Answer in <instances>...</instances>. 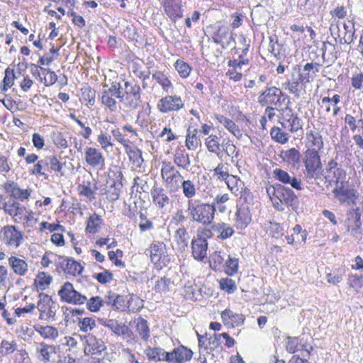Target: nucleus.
<instances>
[{
  "label": "nucleus",
  "instance_id": "obj_44",
  "mask_svg": "<svg viewBox=\"0 0 363 363\" xmlns=\"http://www.w3.org/2000/svg\"><path fill=\"white\" fill-rule=\"evenodd\" d=\"M214 172L219 179L224 180L228 186L232 189L230 184V179H235V178L233 175L229 174L223 163L218 164V165L214 169Z\"/></svg>",
  "mask_w": 363,
  "mask_h": 363
},
{
  "label": "nucleus",
  "instance_id": "obj_56",
  "mask_svg": "<svg viewBox=\"0 0 363 363\" xmlns=\"http://www.w3.org/2000/svg\"><path fill=\"white\" fill-rule=\"evenodd\" d=\"M225 271L226 274L230 276H232L237 273L238 269V259L236 257H231L230 255H228V259L225 261Z\"/></svg>",
  "mask_w": 363,
  "mask_h": 363
},
{
  "label": "nucleus",
  "instance_id": "obj_48",
  "mask_svg": "<svg viewBox=\"0 0 363 363\" xmlns=\"http://www.w3.org/2000/svg\"><path fill=\"white\" fill-rule=\"evenodd\" d=\"M281 125L285 129L294 133L302 128V121L295 115L290 121L281 122Z\"/></svg>",
  "mask_w": 363,
  "mask_h": 363
},
{
  "label": "nucleus",
  "instance_id": "obj_52",
  "mask_svg": "<svg viewBox=\"0 0 363 363\" xmlns=\"http://www.w3.org/2000/svg\"><path fill=\"white\" fill-rule=\"evenodd\" d=\"M323 53L322 57L323 60L334 61L337 59V56L333 55L335 50V45L329 42H324L321 48Z\"/></svg>",
  "mask_w": 363,
  "mask_h": 363
},
{
  "label": "nucleus",
  "instance_id": "obj_3",
  "mask_svg": "<svg viewBox=\"0 0 363 363\" xmlns=\"http://www.w3.org/2000/svg\"><path fill=\"white\" fill-rule=\"evenodd\" d=\"M213 236L209 228H199L196 236L191 240V253L193 257L197 261H203L206 257L208 243L207 238Z\"/></svg>",
  "mask_w": 363,
  "mask_h": 363
},
{
  "label": "nucleus",
  "instance_id": "obj_40",
  "mask_svg": "<svg viewBox=\"0 0 363 363\" xmlns=\"http://www.w3.org/2000/svg\"><path fill=\"white\" fill-rule=\"evenodd\" d=\"M180 185L184 196L189 200H192L191 199L196 194V188L194 182L189 179L182 180Z\"/></svg>",
  "mask_w": 363,
  "mask_h": 363
},
{
  "label": "nucleus",
  "instance_id": "obj_13",
  "mask_svg": "<svg viewBox=\"0 0 363 363\" xmlns=\"http://www.w3.org/2000/svg\"><path fill=\"white\" fill-rule=\"evenodd\" d=\"M85 354H91L97 357L102 355V352L106 350V347L104 341L96 338L91 334L84 336Z\"/></svg>",
  "mask_w": 363,
  "mask_h": 363
},
{
  "label": "nucleus",
  "instance_id": "obj_11",
  "mask_svg": "<svg viewBox=\"0 0 363 363\" xmlns=\"http://www.w3.org/2000/svg\"><path fill=\"white\" fill-rule=\"evenodd\" d=\"M347 230L350 232L351 235L358 238L362 235L359 230L362 226L361 212L359 208H350L347 212V218L345 220Z\"/></svg>",
  "mask_w": 363,
  "mask_h": 363
},
{
  "label": "nucleus",
  "instance_id": "obj_51",
  "mask_svg": "<svg viewBox=\"0 0 363 363\" xmlns=\"http://www.w3.org/2000/svg\"><path fill=\"white\" fill-rule=\"evenodd\" d=\"M152 78L155 79L156 82L162 86L163 90H164L165 91H168L169 89L172 86L167 76L164 74L162 72H155L152 74Z\"/></svg>",
  "mask_w": 363,
  "mask_h": 363
},
{
  "label": "nucleus",
  "instance_id": "obj_50",
  "mask_svg": "<svg viewBox=\"0 0 363 363\" xmlns=\"http://www.w3.org/2000/svg\"><path fill=\"white\" fill-rule=\"evenodd\" d=\"M307 138L314 147L313 149L318 151L323 148V138L319 132L311 130L307 134Z\"/></svg>",
  "mask_w": 363,
  "mask_h": 363
},
{
  "label": "nucleus",
  "instance_id": "obj_30",
  "mask_svg": "<svg viewBox=\"0 0 363 363\" xmlns=\"http://www.w3.org/2000/svg\"><path fill=\"white\" fill-rule=\"evenodd\" d=\"M38 359L43 363H50V357L55 353V347L41 342L36 349Z\"/></svg>",
  "mask_w": 363,
  "mask_h": 363
},
{
  "label": "nucleus",
  "instance_id": "obj_35",
  "mask_svg": "<svg viewBox=\"0 0 363 363\" xmlns=\"http://www.w3.org/2000/svg\"><path fill=\"white\" fill-rule=\"evenodd\" d=\"M125 151L132 163L135 167H140L143 162L142 151L137 147L129 145H125Z\"/></svg>",
  "mask_w": 363,
  "mask_h": 363
},
{
  "label": "nucleus",
  "instance_id": "obj_63",
  "mask_svg": "<svg viewBox=\"0 0 363 363\" xmlns=\"http://www.w3.org/2000/svg\"><path fill=\"white\" fill-rule=\"evenodd\" d=\"M175 68L179 75L183 78L187 77L191 72V67L189 65L180 60H177L175 63Z\"/></svg>",
  "mask_w": 363,
  "mask_h": 363
},
{
  "label": "nucleus",
  "instance_id": "obj_39",
  "mask_svg": "<svg viewBox=\"0 0 363 363\" xmlns=\"http://www.w3.org/2000/svg\"><path fill=\"white\" fill-rule=\"evenodd\" d=\"M210 229L219 232L218 238L223 240L231 237L234 233L233 228L225 223H218L217 225H213Z\"/></svg>",
  "mask_w": 363,
  "mask_h": 363
},
{
  "label": "nucleus",
  "instance_id": "obj_21",
  "mask_svg": "<svg viewBox=\"0 0 363 363\" xmlns=\"http://www.w3.org/2000/svg\"><path fill=\"white\" fill-rule=\"evenodd\" d=\"M221 318L226 327L234 328L243 325L245 317L242 313H234L231 310L226 308L221 313Z\"/></svg>",
  "mask_w": 363,
  "mask_h": 363
},
{
  "label": "nucleus",
  "instance_id": "obj_55",
  "mask_svg": "<svg viewBox=\"0 0 363 363\" xmlns=\"http://www.w3.org/2000/svg\"><path fill=\"white\" fill-rule=\"evenodd\" d=\"M145 353L150 360L157 362L163 360L164 358V349L160 347H147Z\"/></svg>",
  "mask_w": 363,
  "mask_h": 363
},
{
  "label": "nucleus",
  "instance_id": "obj_14",
  "mask_svg": "<svg viewBox=\"0 0 363 363\" xmlns=\"http://www.w3.org/2000/svg\"><path fill=\"white\" fill-rule=\"evenodd\" d=\"M40 300L38 302L37 308L40 311V318L49 321L53 320L55 315V310L52 306L54 303L51 298L43 293L39 294Z\"/></svg>",
  "mask_w": 363,
  "mask_h": 363
},
{
  "label": "nucleus",
  "instance_id": "obj_62",
  "mask_svg": "<svg viewBox=\"0 0 363 363\" xmlns=\"http://www.w3.org/2000/svg\"><path fill=\"white\" fill-rule=\"evenodd\" d=\"M16 342L15 341L9 342L3 340L1 343L0 352L2 355H8L13 353L16 350Z\"/></svg>",
  "mask_w": 363,
  "mask_h": 363
},
{
  "label": "nucleus",
  "instance_id": "obj_29",
  "mask_svg": "<svg viewBox=\"0 0 363 363\" xmlns=\"http://www.w3.org/2000/svg\"><path fill=\"white\" fill-rule=\"evenodd\" d=\"M151 195L153 203L160 208H163L170 203V199L162 187L154 186L151 190Z\"/></svg>",
  "mask_w": 363,
  "mask_h": 363
},
{
  "label": "nucleus",
  "instance_id": "obj_43",
  "mask_svg": "<svg viewBox=\"0 0 363 363\" xmlns=\"http://www.w3.org/2000/svg\"><path fill=\"white\" fill-rule=\"evenodd\" d=\"M225 254L220 251L214 252L210 257V266L212 269L216 270L220 269L222 267H224Z\"/></svg>",
  "mask_w": 363,
  "mask_h": 363
},
{
  "label": "nucleus",
  "instance_id": "obj_5",
  "mask_svg": "<svg viewBox=\"0 0 363 363\" xmlns=\"http://www.w3.org/2000/svg\"><path fill=\"white\" fill-rule=\"evenodd\" d=\"M161 177L169 192L175 193L181 189L183 177L170 162H162Z\"/></svg>",
  "mask_w": 363,
  "mask_h": 363
},
{
  "label": "nucleus",
  "instance_id": "obj_9",
  "mask_svg": "<svg viewBox=\"0 0 363 363\" xmlns=\"http://www.w3.org/2000/svg\"><path fill=\"white\" fill-rule=\"evenodd\" d=\"M282 91L281 89L272 86L266 89L259 96L258 102L262 106H274L276 109L280 107L284 99H281Z\"/></svg>",
  "mask_w": 363,
  "mask_h": 363
},
{
  "label": "nucleus",
  "instance_id": "obj_24",
  "mask_svg": "<svg viewBox=\"0 0 363 363\" xmlns=\"http://www.w3.org/2000/svg\"><path fill=\"white\" fill-rule=\"evenodd\" d=\"M225 140L221 142V138L216 135L211 134L204 140V144L207 150L212 153L216 154L218 157H223L222 149H224Z\"/></svg>",
  "mask_w": 363,
  "mask_h": 363
},
{
  "label": "nucleus",
  "instance_id": "obj_45",
  "mask_svg": "<svg viewBox=\"0 0 363 363\" xmlns=\"http://www.w3.org/2000/svg\"><path fill=\"white\" fill-rule=\"evenodd\" d=\"M174 282L167 277H161L155 284V289L160 293H166L172 289Z\"/></svg>",
  "mask_w": 363,
  "mask_h": 363
},
{
  "label": "nucleus",
  "instance_id": "obj_15",
  "mask_svg": "<svg viewBox=\"0 0 363 363\" xmlns=\"http://www.w3.org/2000/svg\"><path fill=\"white\" fill-rule=\"evenodd\" d=\"M184 106L182 98L178 96L167 95L162 97L157 104V108L162 113L179 111Z\"/></svg>",
  "mask_w": 363,
  "mask_h": 363
},
{
  "label": "nucleus",
  "instance_id": "obj_41",
  "mask_svg": "<svg viewBox=\"0 0 363 363\" xmlns=\"http://www.w3.org/2000/svg\"><path fill=\"white\" fill-rule=\"evenodd\" d=\"M66 262L64 271L65 273L72 275H79L82 274L83 267L77 262L72 259L67 258L64 260Z\"/></svg>",
  "mask_w": 363,
  "mask_h": 363
},
{
  "label": "nucleus",
  "instance_id": "obj_18",
  "mask_svg": "<svg viewBox=\"0 0 363 363\" xmlns=\"http://www.w3.org/2000/svg\"><path fill=\"white\" fill-rule=\"evenodd\" d=\"M125 107L130 109H136L141 103L140 87L138 85L130 86L125 91V96L123 94V99Z\"/></svg>",
  "mask_w": 363,
  "mask_h": 363
},
{
  "label": "nucleus",
  "instance_id": "obj_64",
  "mask_svg": "<svg viewBox=\"0 0 363 363\" xmlns=\"http://www.w3.org/2000/svg\"><path fill=\"white\" fill-rule=\"evenodd\" d=\"M268 230L270 235L276 239L281 238L284 235V228L279 223L276 222H269Z\"/></svg>",
  "mask_w": 363,
  "mask_h": 363
},
{
  "label": "nucleus",
  "instance_id": "obj_26",
  "mask_svg": "<svg viewBox=\"0 0 363 363\" xmlns=\"http://www.w3.org/2000/svg\"><path fill=\"white\" fill-rule=\"evenodd\" d=\"M100 321L102 325L111 330L117 336L127 335L130 331L128 325L115 319H103Z\"/></svg>",
  "mask_w": 363,
  "mask_h": 363
},
{
  "label": "nucleus",
  "instance_id": "obj_57",
  "mask_svg": "<svg viewBox=\"0 0 363 363\" xmlns=\"http://www.w3.org/2000/svg\"><path fill=\"white\" fill-rule=\"evenodd\" d=\"M101 218L97 215L91 216L87 221L86 230L90 233H96L99 231L101 224Z\"/></svg>",
  "mask_w": 363,
  "mask_h": 363
},
{
  "label": "nucleus",
  "instance_id": "obj_58",
  "mask_svg": "<svg viewBox=\"0 0 363 363\" xmlns=\"http://www.w3.org/2000/svg\"><path fill=\"white\" fill-rule=\"evenodd\" d=\"M96 91L89 86H84L82 89V99L87 101V105L93 106L95 103Z\"/></svg>",
  "mask_w": 363,
  "mask_h": 363
},
{
  "label": "nucleus",
  "instance_id": "obj_4",
  "mask_svg": "<svg viewBox=\"0 0 363 363\" xmlns=\"http://www.w3.org/2000/svg\"><path fill=\"white\" fill-rule=\"evenodd\" d=\"M303 163L305 169L303 174L306 179H316L320 178L322 163L318 152L315 149H308L304 152Z\"/></svg>",
  "mask_w": 363,
  "mask_h": 363
},
{
  "label": "nucleus",
  "instance_id": "obj_53",
  "mask_svg": "<svg viewBox=\"0 0 363 363\" xmlns=\"http://www.w3.org/2000/svg\"><path fill=\"white\" fill-rule=\"evenodd\" d=\"M129 303L130 300H128L126 296L116 294L115 301L113 302V310L125 311L130 307Z\"/></svg>",
  "mask_w": 363,
  "mask_h": 363
},
{
  "label": "nucleus",
  "instance_id": "obj_49",
  "mask_svg": "<svg viewBox=\"0 0 363 363\" xmlns=\"http://www.w3.org/2000/svg\"><path fill=\"white\" fill-rule=\"evenodd\" d=\"M85 303L86 308L92 313L99 312L103 306L102 297L99 296H92L89 299L87 298Z\"/></svg>",
  "mask_w": 363,
  "mask_h": 363
},
{
  "label": "nucleus",
  "instance_id": "obj_19",
  "mask_svg": "<svg viewBox=\"0 0 363 363\" xmlns=\"http://www.w3.org/2000/svg\"><path fill=\"white\" fill-rule=\"evenodd\" d=\"M2 240L11 247H17L20 245L23 235L14 225H7L2 229Z\"/></svg>",
  "mask_w": 363,
  "mask_h": 363
},
{
  "label": "nucleus",
  "instance_id": "obj_2",
  "mask_svg": "<svg viewBox=\"0 0 363 363\" xmlns=\"http://www.w3.org/2000/svg\"><path fill=\"white\" fill-rule=\"evenodd\" d=\"M186 211L192 222L211 228L213 225L216 212L213 204L203 203L199 200H188Z\"/></svg>",
  "mask_w": 363,
  "mask_h": 363
},
{
  "label": "nucleus",
  "instance_id": "obj_17",
  "mask_svg": "<svg viewBox=\"0 0 363 363\" xmlns=\"http://www.w3.org/2000/svg\"><path fill=\"white\" fill-rule=\"evenodd\" d=\"M346 177L345 171L338 164L337 162L330 160L326 167L324 177L331 184L333 182L337 184L341 179Z\"/></svg>",
  "mask_w": 363,
  "mask_h": 363
},
{
  "label": "nucleus",
  "instance_id": "obj_28",
  "mask_svg": "<svg viewBox=\"0 0 363 363\" xmlns=\"http://www.w3.org/2000/svg\"><path fill=\"white\" fill-rule=\"evenodd\" d=\"M4 189L7 193L18 199H26L29 197L30 193L27 189H21L18 184L13 181H8L4 184Z\"/></svg>",
  "mask_w": 363,
  "mask_h": 363
},
{
  "label": "nucleus",
  "instance_id": "obj_6",
  "mask_svg": "<svg viewBox=\"0 0 363 363\" xmlns=\"http://www.w3.org/2000/svg\"><path fill=\"white\" fill-rule=\"evenodd\" d=\"M64 163L60 162L56 156H47L43 159L38 160V162L30 169V172L34 175L43 176L45 179H48V174L46 172H54L64 175L62 167Z\"/></svg>",
  "mask_w": 363,
  "mask_h": 363
},
{
  "label": "nucleus",
  "instance_id": "obj_38",
  "mask_svg": "<svg viewBox=\"0 0 363 363\" xmlns=\"http://www.w3.org/2000/svg\"><path fill=\"white\" fill-rule=\"evenodd\" d=\"M174 354H175L174 360L177 363H182L188 361L193 355V352L190 349L182 345L174 349Z\"/></svg>",
  "mask_w": 363,
  "mask_h": 363
},
{
  "label": "nucleus",
  "instance_id": "obj_37",
  "mask_svg": "<svg viewBox=\"0 0 363 363\" xmlns=\"http://www.w3.org/2000/svg\"><path fill=\"white\" fill-rule=\"evenodd\" d=\"M52 281V277L48 274L40 272H38L36 278L34 280V285L38 290H45L48 289Z\"/></svg>",
  "mask_w": 363,
  "mask_h": 363
},
{
  "label": "nucleus",
  "instance_id": "obj_46",
  "mask_svg": "<svg viewBox=\"0 0 363 363\" xmlns=\"http://www.w3.org/2000/svg\"><path fill=\"white\" fill-rule=\"evenodd\" d=\"M136 330L143 340H147L150 337V328L145 318L140 317L138 319Z\"/></svg>",
  "mask_w": 363,
  "mask_h": 363
},
{
  "label": "nucleus",
  "instance_id": "obj_22",
  "mask_svg": "<svg viewBox=\"0 0 363 363\" xmlns=\"http://www.w3.org/2000/svg\"><path fill=\"white\" fill-rule=\"evenodd\" d=\"M274 177L284 184H289L292 188L296 190H301L302 182L301 180L297 179L294 176H291L287 172L281 169H275L273 171Z\"/></svg>",
  "mask_w": 363,
  "mask_h": 363
},
{
  "label": "nucleus",
  "instance_id": "obj_32",
  "mask_svg": "<svg viewBox=\"0 0 363 363\" xmlns=\"http://www.w3.org/2000/svg\"><path fill=\"white\" fill-rule=\"evenodd\" d=\"M174 240L177 243V248L184 251L188 247L189 235L184 227L178 228L174 234Z\"/></svg>",
  "mask_w": 363,
  "mask_h": 363
},
{
  "label": "nucleus",
  "instance_id": "obj_10",
  "mask_svg": "<svg viewBox=\"0 0 363 363\" xmlns=\"http://www.w3.org/2000/svg\"><path fill=\"white\" fill-rule=\"evenodd\" d=\"M332 192L341 204H356L359 197V194L355 189L345 187L342 182H340V186L337 185L334 188Z\"/></svg>",
  "mask_w": 363,
  "mask_h": 363
},
{
  "label": "nucleus",
  "instance_id": "obj_27",
  "mask_svg": "<svg viewBox=\"0 0 363 363\" xmlns=\"http://www.w3.org/2000/svg\"><path fill=\"white\" fill-rule=\"evenodd\" d=\"M279 157L284 162L292 167L298 168L300 165L301 154L299 151L294 147L287 150H282L279 154Z\"/></svg>",
  "mask_w": 363,
  "mask_h": 363
},
{
  "label": "nucleus",
  "instance_id": "obj_33",
  "mask_svg": "<svg viewBox=\"0 0 363 363\" xmlns=\"http://www.w3.org/2000/svg\"><path fill=\"white\" fill-rule=\"evenodd\" d=\"M9 264L16 274L24 276L28 272V264L23 259L12 256L9 258Z\"/></svg>",
  "mask_w": 363,
  "mask_h": 363
},
{
  "label": "nucleus",
  "instance_id": "obj_54",
  "mask_svg": "<svg viewBox=\"0 0 363 363\" xmlns=\"http://www.w3.org/2000/svg\"><path fill=\"white\" fill-rule=\"evenodd\" d=\"M270 135L274 140L281 144H285L289 140L288 134L279 127H273L271 130Z\"/></svg>",
  "mask_w": 363,
  "mask_h": 363
},
{
  "label": "nucleus",
  "instance_id": "obj_31",
  "mask_svg": "<svg viewBox=\"0 0 363 363\" xmlns=\"http://www.w3.org/2000/svg\"><path fill=\"white\" fill-rule=\"evenodd\" d=\"M174 163L179 167L186 171L191 169V160L184 150H177L174 155Z\"/></svg>",
  "mask_w": 363,
  "mask_h": 363
},
{
  "label": "nucleus",
  "instance_id": "obj_34",
  "mask_svg": "<svg viewBox=\"0 0 363 363\" xmlns=\"http://www.w3.org/2000/svg\"><path fill=\"white\" fill-rule=\"evenodd\" d=\"M34 328L45 339L55 340L59 336L58 330L53 326L38 324Z\"/></svg>",
  "mask_w": 363,
  "mask_h": 363
},
{
  "label": "nucleus",
  "instance_id": "obj_60",
  "mask_svg": "<svg viewBox=\"0 0 363 363\" xmlns=\"http://www.w3.org/2000/svg\"><path fill=\"white\" fill-rule=\"evenodd\" d=\"M147 251H150V259L152 262L155 264L160 262L162 257V249L159 244L152 243Z\"/></svg>",
  "mask_w": 363,
  "mask_h": 363
},
{
  "label": "nucleus",
  "instance_id": "obj_25",
  "mask_svg": "<svg viewBox=\"0 0 363 363\" xmlns=\"http://www.w3.org/2000/svg\"><path fill=\"white\" fill-rule=\"evenodd\" d=\"M252 220L250 207L247 203L238 206L235 213V225L238 228H245Z\"/></svg>",
  "mask_w": 363,
  "mask_h": 363
},
{
  "label": "nucleus",
  "instance_id": "obj_16",
  "mask_svg": "<svg viewBox=\"0 0 363 363\" xmlns=\"http://www.w3.org/2000/svg\"><path fill=\"white\" fill-rule=\"evenodd\" d=\"M84 160L91 167L103 170L105 168V158L102 152L92 147H87L84 150Z\"/></svg>",
  "mask_w": 363,
  "mask_h": 363
},
{
  "label": "nucleus",
  "instance_id": "obj_1",
  "mask_svg": "<svg viewBox=\"0 0 363 363\" xmlns=\"http://www.w3.org/2000/svg\"><path fill=\"white\" fill-rule=\"evenodd\" d=\"M266 191L277 210L284 211L283 204L291 208L295 211L298 208V197L291 189L281 184H274L267 186Z\"/></svg>",
  "mask_w": 363,
  "mask_h": 363
},
{
  "label": "nucleus",
  "instance_id": "obj_61",
  "mask_svg": "<svg viewBox=\"0 0 363 363\" xmlns=\"http://www.w3.org/2000/svg\"><path fill=\"white\" fill-rule=\"evenodd\" d=\"M4 210L11 216L14 217L21 214L23 211V208L20 206V203L13 202L11 204L7 203H5Z\"/></svg>",
  "mask_w": 363,
  "mask_h": 363
},
{
  "label": "nucleus",
  "instance_id": "obj_8",
  "mask_svg": "<svg viewBox=\"0 0 363 363\" xmlns=\"http://www.w3.org/2000/svg\"><path fill=\"white\" fill-rule=\"evenodd\" d=\"M104 89L101 92V99L104 105L106 106L111 111L116 109V98L123 99V94L121 91V86L119 83L113 82L110 87L106 84Z\"/></svg>",
  "mask_w": 363,
  "mask_h": 363
},
{
  "label": "nucleus",
  "instance_id": "obj_20",
  "mask_svg": "<svg viewBox=\"0 0 363 363\" xmlns=\"http://www.w3.org/2000/svg\"><path fill=\"white\" fill-rule=\"evenodd\" d=\"M213 42L220 45L223 49L229 48L232 43H235L233 33L230 31L228 26H219L213 36Z\"/></svg>",
  "mask_w": 363,
  "mask_h": 363
},
{
  "label": "nucleus",
  "instance_id": "obj_59",
  "mask_svg": "<svg viewBox=\"0 0 363 363\" xmlns=\"http://www.w3.org/2000/svg\"><path fill=\"white\" fill-rule=\"evenodd\" d=\"M148 178L146 175L143 176L142 177H136L134 179V185L133 186H136V191L142 193H148L149 186L147 184Z\"/></svg>",
  "mask_w": 363,
  "mask_h": 363
},
{
  "label": "nucleus",
  "instance_id": "obj_23",
  "mask_svg": "<svg viewBox=\"0 0 363 363\" xmlns=\"http://www.w3.org/2000/svg\"><path fill=\"white\" fill-rule=\"evenodd\" d=\"M165 13L173 21L183 16L181 0H162Z\"/></svg>",
  "mask_w": 363,
  "mask_h": 363
},
{
  "label": "nucleus",
  "instance_id": "obj_47",
  "mask_svg": "<svg viewBox=\"0 0 363 363\" xmlns=\"http://www.w3.org/2000/svg\"><path fill=\"white\" fill-rule=\"evenodd\" d=\"M14 79V70L10 67H7L5 70V77L1 84V91H6L9 88H11L13 85Z\"/></svg>",
  "mask_w": 363,
  "mask_h": 363
},
{
  "label": "nucleus",
  "instance_id": "obj_42",
  "mask_svg": "<svg viewBox=\"0 0 363 363\" xmlns=\"http://www.w3.org/2000/svg\"><path fill=\"white\" fill-rule=\"evenodd\" d=\"M196 134V129L191 130L190 128H189L187 130V134L186 136V146L189 150H195L198 145L201 144V141L197 138Z\"/></svg>",
  "mask_w": 363,
  "mask_h": 363
},
{
  "label": "nucleus",
  "instance_id": "obj_7",
  "mask_svg": "<svg viewBox=\"0 0 363 363\" xmlns=\"http://www.w3.org/2000/svg\"><path fill=\"white\" fill-rule=\"evenodd\" d=\"M58 296L62 302L73 305H82L87 301V297L75 290L73 284L69 281L61 286Z\"/></svg>",
  "mask_w": 363,
  "mask_h": 363
},
{
  "label": "nucleus",
  "instance_id": "obj_36",
  "mask_svg": "<svg viewBox=\"0 0 363 363\" xmlns=\"http://www.w3.org/2000/svg\"><path fill=\"white\" fill-rule=\"evenodd\" d=\"M217 121L223 124L225 128H227L230 133H232L236 138H239L242 136V133L234 121L222 116L217 115L216 116Z\"/></svg>",
  "mask_w": 363,
  "mask_h": 363
},
{
  "label": "nucleus",
  "instance_id": "obj_12",
  "mask_svg": "<svg viewBox=\"0 0 363 363\" xmlns=\"http://www.w3.org/2000/svg\"><path fill=\"white\" fill-rule=\"evenodd\" d=\"M301 69L298 67H294L290 78L287 79L286 82L283 84L285 89L294 94L295 97H300L301 92L303 89V84H304L301 78Z\"/></svg>",
  "mask_w": 363,
  "mask_h": 363
}]
</instances>
